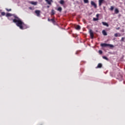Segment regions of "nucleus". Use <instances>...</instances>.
Segmentation results:
<instances>
[{
    "label": "nucleus",
    "mask_w": 125,
    "mask_h": 125,
    "mask_svg": "<svg viewBox=\"0 0 125 125\" xmlns=\"http://www.w3.org/2000/svg\"><path fill=\"white\" fill-rule=\"evenodd\" d=\"M96 17H97V18H98V17H99V14H97L96 15Z\"/></svg>",
    "instance_id": "30"
},
{
    "label": "nucleus",
    "mask_w": 125,
    "mask_h": 125,
    "mask_svg": "<svg viewBox=\"0 0 125 125\" xmlns=\"http://www.w3.org/2000/svg\"><path fill=\"white\" fill-rule=\"evenodd\" d=\"M22 28H21V30H24L25 29H27L28 26L26 25L24 22L23 23V24L22 25Z\"/></svg>",
    "instance_id": "6"
},
{
    "label": "nucleus",
    "mask_w": 125,
    "mask_h": 125,
    "mask_svg": "<svg viewBox=\"0 0 125 125\" xmlns=\"http://www.w3.org/2000/svg\"><path fill=\"white\" fill-rule=\"evenodd\" d=\"M99 54H102L103 52L101 50H99Z\"/></svg>",
    "instance_id": "28"
},
{
    "label": "nucleus",
    "mask_w": 125,
    "mask_h": 125,
    "mask_svg": "<svg viewBox=\"0 0 125 125\" xmlns=\"http://www.w3.org/2000/svg\"><path fill=\"white\" fill-rule=\"evenodd\" d=\"M122 36V35H121V34L120 33H115L114 34V37H121Z\"/></svg>",
    "instance_id": "12"
},
{
    "label": "nucleus",
    "mask_w": 125,
    "mask_h": 125,
    "mask_svg": "<svg viewBox=\"0 0 125 125\" xmlns=\"http://www.w3.org/2000/svg\"><path fill=\"white\" fill-rule=\"evenodd\" d=\"M1 15H2V16H4V15H5V12H1Z\"/></svg>",
    "instance_id": "21"
},
{
    "label": "nucleus",
    "mask_w": 125,
    "mask_h": 125,
    "mask_svg": "<svg viewBox=\"0 0 125 125\" xmlns=\"http://www.w3.org/2000/svg\"><path fill=\"white\" fill-rule=\"evenodd\" d=\"M55 14V13L54 12V11L53 10L51 11V15H54Z\"/></svg>",
    "instance_id": "24"
},
{
    "label": "nucleus",
    "mask_w": 125,
    "mask_h": 125,
    "mask_svg": "<svg viewBox=\"0 0 125 125\" xmlns=\"http://www.w3.org/2000/svg\"><path fill=\"white\" fill-rule=\"evenodd\" d=\"M48 21H51L53 24H55V20H54V19H51V20H49V19H48Z\"/></svg>",
    "instance_id": "11"
},
{
    "label": "nucleus",
    "mask_w": 125,
    "mask_h": 125,
    "mask_svg": "<svg viewBox=\"0 0 125 125\" xmlns=\"http://www.w3.org/2000/svg\"><path fill=\"white\" fill-rule=\"evenodd\" d=\"M84 3H88V0H83Z\"/></svg>",
    "instance_id": "25"
},
{
    "label": "nucleus",
    "mask_w": 125,
    "mask_h": 125,
    "mask_svg": "<svg viewBox=\"0 0 125 125\" xmlns=\"http://www.w3.org/2000/svg\"><path fill=\"white\" fill-rule=\"evenodd\" d=\"M91 4L92 5V6H94V8H97V5L94 1H91Z\"/></svg>",
    "instance_id": "5"
},
{
    "label": "nucleus",
    "mask_w": 125,
    "mask_h": 125,
    "mask_svg": "<svg viewBox=\"0 0 125 125\" xmlns=\"http://www.w3.org/2000/svg\"><path fill=\"white\" fill-rule=\"evenodd\" d=\"M103 58L104 59H105V60H109V59H108V58H107V57H105V56H103Z\"/></svg>",
    "instance_id": "22"
},
{
    "label": "nucleus",
    "mask_w": 125,
    "mask_h": 125,
    "mask_svg": "<svg viewBox=\"0 0 125 125\" xmlns=\"http://www.w3.org/2000/svg\"><path fill=\"white\" fill-rule=\"evenodd\" d=\"M78 52H78V51L76 52V54H78Z\"/></svg>",
    "instance_id": "31"
},
{
    "label": "nucleus",
    "mask_w": 125,
    "mask_h": 125,
    "mask_svg": "<svg viewBox=\"0 0 125 125\" xmlns=\"http://www.w3.org/2000/svg\"><path fill=\"white\" fill-rule=\"evenodd\" d=\"M98 20H99V18H93V21H97Z\"/></svg>",
    "instance_id": "19"
},
{
    "label": "nucleus",
    "mask_w": 125,
    "mask_h": 125,
    "mask_svg": "<svg viewBox=\"0 0 125 125\" xmlns=\"http://www.w3.org/2000/svg\"><path fill=\"white\" fill-rule=\"evenodd\" d=\"M60 4H64V1L63 0H61L60 1Z\"/></svg>",
    "instance_id": "20"
},
{
    "label": "nucleus",
    "mask_w": 125,
    "mask_h": 125,
    "mask_svg": "<svg viewBox=\"0 0 125 125\" xmlns=\"http://www.w3.org/2000/svg\"><path fill=\"white\" fill-rule=\"evenodd\" d=\"M76 30H81V26L77 25L76 27Z\"/></svg>",
    "instance_id": "16"
},
{
    "label": "nucleus",
    "mask_w": 125,
    "mask_h": 125,
    "mask_svg": "<svg viewBox=\"0 0 125 125\" xmlns=\"http://www.w3.org/2000/svg\"><path fill=\"white\" fill-rule=\"evenodd\" d=\"M110 9L111 11H113V10H114V6H111L110 7Z\"/></svg>",
    "instance_id": "23"
},
{
    "label": "nucleus",
    "mask_w": 125,
    "mask_h": 125,
    "mask_svg": "<svg viewBox=\"0 0 125 125\" xmlns=\"http://www.w3.org/2000/svg\"><path fill=\"white\" fill-rule=\"evenodd\" d=\"M125 38L122 37L121 39V42H125Z\"/></svg>",
    "instance_id": "27"
},
{
    "label": "nucleus",
    "mask_w": 125,
    "mask_h": 125,
    "mask_svg": "<svg viewBox=\"0 0 125 125\" xmlns=\"http://www.w3.org/2000/svg\"><path fill=\"white\" fill-rule=\"evenodd\" d=\"M35 13H36L37 16L38 17H40L41 16V11L39 10H35Z\"/></svg>",
    "instance_id": "3"
},
{
    "label": "nucleus",
    "mask_w": 125,
    "mask_h": 125,
    "mask_svg": "<svg viewBox=\"0 0 125 125\" xmlns=\"http://www.w3.org/2000/svg\"><path fill=\"white\" fill-rule=\"evenodd\" d=\"M97 68H102V63H99L97 66Z\"/></svg>",
    "instance_id": "15"
},
{
    "label": "nucleus",
    "mask_w": 125,
    "mask_h": 125,
    "mask_svg": "<svg viewBox=\"0 0 125 125\" xmlns=\"http://www.w3.org/2000/svg\"><path fill=\"white\" fill-rule=\"evenodd\" d=\"M14 19L13 20V22L15 23L16 25L18 27H19L20 29H23V27H22L23 23H24L20 18H19L17 16H14Z\"/></svg>",
    "instance_id": "1"
},
{
    "label": "nucleus",
    "mask_w": 125,
    "mask_h": 125,
    "mask_svg": "<svg viewBox=\"0 0 125 125\" xmlns=\"http://www.w3.org/2000/svg\"><path fill=\"white\" fill-rule=\"evenodd\" d=\"M47 7L49 8V6H47Z\"/></svg>",
    "instance_id": "32"
},
{
    "label": "nucleus",
    "mask_w": 125,
    "mask_h": 125,
    "mask_svg": "<svg viewBox=\"0 0 125 125\" xmlns=\"http://www.w3.org/2000/svg\"><path fill=\"white\" fill-rule=\"evenodd\" d=\"M103 25H104V26H106V27H109V24L103 21L102 22Z\"/></svg>",
    "instance_id": "10"
},
{
    "label": "nucleus",
    "mask_w": 125,
    "mask_h": 125,
    "mask_svg": "<svg viewBox=\"0 0 125 125\" xmlns=\"http://www.w3.org/2000/svg\"><path fill=\"white\" fill-rule=\"evenodd\" d=\"M48 4H49L50 5H51V3L53 2V0H45Z\"/></svg>",
    "instance_id": "7"
},
{
    "label": "nucleus",
    "mask_w": 125,
    "mask_h": 125,
    "mask_svg": "<svg viewBox=\"0 0 125 125\" xmlns=\"http://www.w3.org/2000/svg\"><path fill=\"white\" fill-rule=\"evenodd\" d=\"M29 3L33 4V5H37V4H38V2L30 1L29 2Z\"/></svg>",
    "instance_id": "9"
},
{
    "label": "nucleus",
    "mask_w": 125,
    "mask_h": 125,
    "mask_svg": "<svg viewBox=\"0 0 125 125\" xmlns=\"http://www.w3.org/2000/svg\"><path fill=\"white\" fill-rule=\"evenodd\" d=\"M103 1H104V0H99V6H101V5H102Z\"/></svg>",
    "instance_id": "8"
},
{
    "label": "nucleus",
    "mask_w": 125,
    "mask_h": 125,
    "mask_svg": "<svg viewBox=\"0 0 125 125\" xmlns=\"http://www.w3.org/2000/svg\"><path fill=\"white\" fill-rule=\"evenodd\" d=\"M102 33H103V35H104V36H107V32H106V31H105L104 30H103Z\"/></svg>",
    "instance_id": "13"
},
{
    "label": "nucleus",
    "mask_w": 125,
    "mask_h": 125,
    "mask_svg": "<svg viewBox=\"0 0 125 125\" xmlns=\"http://www.w3.org/2000/svg\"><path fill=\"white\" fill-rule=\"evenodd\" d=\"M29 9H30V10H33V7H29Z\"/></svg>",
    "instance_id": "29"
},
{
    "label": "nucleus",
    "mask_w": 125,
    "mask_h": 125,
    "mask_svg": "<svg viewBox=\"0 0 125 125\" xmlns=\"http://www.w3.org/2000/svg\"><path fill=\"white\" fill-rule=\"evenodd\" d=\"M89 32L91 38L93 39V38L94 37V35L93 34V32L92 31V30L89 29Z\"/></svg>",
    "instance_id": "4"
},
{
    "label": "nucleus",
    "mask_w": 125,
    "mask_h": 125,
    "mask_svg": "<svg viewBox=\"0 0 125 125\" xmlns=\"http://www.w3.org/2000/svg\"><path fill=\"white\" fill-rule=\"evenodd\" d=\"M57 10L58 11H60V12H61V11H62V8L61 7H59V8H58Z\"/></svg>",
    "instance_id": "18"
},
{
    "label": "nucleus",
    "mask_w": 125,
    "mask_h": 125,
    "mask_svg": "<svg viewBox=\"0 0 125 125\" xmlns=\"http://www.w3.org/2000/svg\"><path fill=\"white\" fill-rule=\"evenodd\" d=\"M119 12V9L118 8H116L115 9V13H116V14H118Z\"/></svg>",
    "instance_id": "17"
},
{
    "label": "nucleus",
    "mask_w": 125,
    "mask_h": 125,
    "mask_svg": "<svg viewBox=\"0 0 125 125\" xmlns=\"http://www.w3.org/2000/svg\"><path fill=\"white\" fill-rule=\"evenodd\" d=\"M5 10H6V11H8V12H9V11H11V9L5 8Z\"/></svg>",
    "instance_id": "26"
},
{
    "label": "nucleus",
    "mask_w": 125,
    "mask_h": 125,
    "mask_svg": "<svg viewBox=\"0 0 125 125\" xmlns=\"http://www.w3.org/2000/svg\"><path fill=\"white\" fill-rule=\"evenodd\" d=\"M101 46H102V47H107V46H108L109 47H110V48H112L114 47V45L103 43L101 44Z\"/></svg>",
    "instance_id": "2"
},
{
    "label": "nucleus",
    "mask_w": 125,
    "mask_h": 125,
    "mask_svg": "<svg viewBox=\"0 0 125 125\" xmlns=\"http://www.w3.org/2000/svg\"><path fill=\"white\" fill-rule=\"evenodd\" d=\"M12 14L9 13H7L6 15V17H10V16H12Z\"/></svg>",
    "instance_id": "14"
}]
</instances>
